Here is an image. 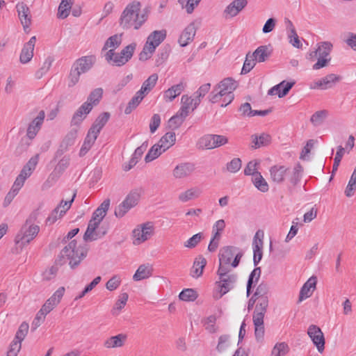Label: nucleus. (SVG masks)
I'll use <instances>...</instances> for the list:
<instances>
[{"mask_svg": "<svg viewBox=\"0 0 356 356\" xmlns=\"http://www.w3.org/2000/svg\"><path fill=\"white\" fill-rule=\"evenodd\" d=\"M140 7L139 1H133L126 6L120 18V24L124 29L138 30L147 21L149 10L145 8L140 13Z\"/></svg>", "mask_w": 356, "mask_h": 356, "instance_id": "1", "label": "nucleus"}, {"mask_svg": "<svg viewBox=\"0 0 356 356\" xmlns=\"http://www.w3.org/2000/svg\"><path fill=\"white\" fill-rule=\"evenodd\" d=\"M88 249L83 246H77L75 240L71 241L60 252L56 264L62 266L68 261L72 269L77 267L86 257Z\"/></svg>", "mask_w": 356, "mask_h": 356, "instance_id": "2", "label": "nucleus"}, {"mask_svg": "<svg viewBox=\"0 0 356 356\" xmlns=\"http://www.w3.org/2000/svg\"><path fill=\"white\" fill-rule=\"evenodd\" d=\"M38 217V211H34L29 216L15 236V243L19 246L28 245L40 232V227L35 224Z\"/></svg>", "mask_w": 356, "mask_h": 356, "instance_id": "3", "label": "nucleus"}, {"mask_svg": "<svg viewBox=\"0 0 356 356\" xmlns=\"http://www.w3.org/2000/svg\"><path fill=\"white\" fill-rule=\"evenodd\" d=\"M238 83L232 78L227 77L222 80L209 95V101L211 103L218 102L223 95L228 98L227 104H222L221 107H225L234 99V90L237 88Z\"/></svg>", "mask_w": 356, "mask_h": 356, "instance_id": "4", "label": "nucleus"}, {"mask_svg": "<svg viewBox=\"0 0 356 356\" xmlns=\"http://www.w3.org/2000/svg\"><path fill=\"white\" fill-rule=\"evenodd\" d=\"M96 62L93 55L82 56L74 61L68 75V87L74 86L79 81L81 74L88 72Z\"/></svg>", "mask_w": 356, "mask_h": 356, "instance_id": "5", "label": "nucleus"}, {"mask_svg": "<svg viewBox=\"0 0 356 356\" xmlns=\"http://www.w3.org/2000/svg\"><path fill=\"white\" fill-rule=\"evenodd\" d=\"M243 256V251L238 247L228 245L222 248L218 254L219 266L230 268L229 265L236 268Z\"/></svg>", "mask_w": 356, "mask_h": 356, "instance_id": "6", "label": "nucleus"}, {"mask_svg": "<svg viewBox=\"0 0 356 356\" xmlns=\"http://www.w3.org/2000/svg\"><path fill=\"white\" fill-rule=\"evenodd\" d=\"M166 31H154L147 37L143 50L139 54V60L145 61L151 58L156 48L165 39Z\"/></svg>", "mask_w": 356, "mask_h": 356, "instance_id": "7", "label": "nucleus"}, {"mask_svg": "<svg viewBox=\"0 0 356 356\" xmlns=\"http://www.w3.org/2000/svg\"><path fill=\"white\" fill-rule=\"evenodd\" d=\"M136 47V43H131L123 48L120 53H115L114 49H109L104 56L105 59L114 65L122 66L132 58Z\"/></svg>", "mask_w": 356, "mask_h": 356, "instance_id": "8", "label": "nucleus"}, {"mask_svg": "<svg viewBox=\"0 0 356 356\" xmlns=\"http://www.w3.org/2000/svg\"><path fill=\"white\" fill-rule=\"evenodd\" d=\"M230 268L218 266L217 274L219 277V280L216 282L220 293L218 298H221L234 286L237 276L235 273H230Z\"/></svg>", "mask_w": 356, "mask_h": 356, "instance_id": "9", "label": "nucleus"}, {"mask_svg": "<svg viewBox=\"0 0 356 356\" xmlns=\"http://www.w3.org/2000/svg\"><path fill=\"white\" fill-rule=\"evenodd\" d=\"M154 233V227L150 222L143 224L133 230V243L136 245L148 240Z\"/></svg>", "mask_w": 356, "mask_h": 356, "instance_id": "10", "label": "nucleus"}, {"mask_svg": "<svg viewBox=\"0 0 356 356\" xmlns=\"http://www.w3.org/2000/svg\"><path fill=\"white\" fill-rule=\"evenodd\" d=\"M70 163V156H64L62 157L55 166L53 172L49 175L47 182L50 183L51 184L56 183L65 170L69 167Z\"/></svg>", "mask_w": 356, "mask_h": 356, "instance_id": "11", "label": "nucleus"}, {"mask_svg": "<svg viewBox=\"0 0 356 356\" xmlns=\"http://www.w3.org/2000/svg\"><path fill=\"white\" fill-rule=\"evenodd\" d=\"M307 334L316 346L319 353L325 349V338L321 328L315 325H311L307 330Z\"/></svg>", "mask_w": 356, "mask_h": 356, "instance_id": "12", "label": "nucleus"}, {"mask_svg": "<svg viewBox=\"0 0 356 356\" xmlns=\"http://www.w3.org/2000/svg\"><path fill=\"white\" fill-rule=\"evenodd\" d=\"M77 137V129H71L65 136L62 142L60 143L57 151L55 153L54 159H58L64 154L70 147L72 146Z\"/></svg>", "mask_w": 356, "mask_h": 356, "instance_id": "13", "label": "nucleus"}, {"mask_svg": "<svg viewBox=\"0 0 356 356\" xmlns=\"http://www.w3.org/2000/svg\"><path fill=\"white\" fill-rule=\"evenodd\" d=\"M195 170V165L191 162L181 163L172 170V175L177 179H183L190 177Z\"/></svg>", "mask_w": 356, "mask_h": 356, "instance_id": "14", "label": "nucleus"}, {"mask_svg": "<svg viewBox=\"0 0 356 356\" xmlns=\"http://www.w3.org/2000/svg\"><path fill=\"white\" fill-rule=\"evenodd\" d=\"M65 289L64 286L59 287L45 302L40 309L47 314L50 313L60 303L65 293Z\"/></svg>", "mask_w": 356, "mask_h": 356, "instance_id": "15", "label": "nucleus"}, {"mask_svg": "<svg viewBox=\"0 0 356 356\" xmlns=\"http://www.w3.org/2000/svg\"><path fill=\"white\" fill-rule=\"evenodd\" d=\"M16 10L23 28L24 31H26L27 29H29L31 24V15L30 9L26 3L24 2H19L16 5Z\"/></svg>", "mask_w": 356, "mask_h": 356, "instance_id": "16", "label": "nucleus"}, {"mask_svg": "<svg viewBox=\"0 0 356 356\" xmlns=\"http://www.w3.org/2000/svg\"><path fill=\"white\" fill-rule=\"evenodd\" d=\"M44 117V111H40L38 116L29 124L26 132V136L29 139L32 140L35 137L42 127Z\"/></svg>", "mask_w": 356, "mask_h": 356, "instance_id": "17", "label": "nucleus"}, {"mask_svg": "<svg viewBox=\"0 0 356 356\" xmlns=\"http://www.w3.org/2000/svg\"><path fill=\"white\" fill-rule=\"evenodd\" d=\"M247 5L248 0H234L224 10L225 17L236 16Z\"/></svg>", "mask_w": 356, "mask_h": 356, "instance_id": "18", "label": "nucleus"}, {"mask_svg": "<svg viewBox=\"0 0 356 356\" xmlns=\"http://www.w3.org/2000/svg\"><path fill=\"white\" fill-rule=\"evenodd\" d=\"M36 42V37L33 36L26 42L22 49L19 60L22 63L26 64L31 61L33 56L34 47Z\"/></svg>", "mask_w": 356, "mask_h": 356, "instance_id": "19", "label": "nucleus"}, {"mask_svg": "<svg viewBox=\"0 0 356 356\" xmlns=\"http://www.w3.org/2000/svg\"><path fill=\"white\" fill-rule=\"evenodd\" d=\"M92 109V105L84 102L74 113L71 120V125H79Z\"/></svg>", "mask_w": 356, "mask_h": 356, "instance_id": "20", "label": "nucleus"}, {"mask_svg": "<svg viewBox=\"0 0 356 356\" xmlns=\"http://www.w3.org/2000/svg\"><path fill=\"white\" fill-rule=\"evenodd\" d=\"M341 80V77L334 74H330L321 79L314 83L313 88H319L326 90L331 88L338 81Z\"/></svg>", "mask_w": 356, "mask_h": 356, "instance_id": "21", "label": "nucleus"}, {"mask_svg": "<svg viewBox=\"0 0 356 356\" xmlns=\"http://www.w3.org/2000/svg\"><path fill=\"white\" fill-rule=\"evenodd\" d=\"M260 231H257L254 236L252 247H253V263L256 266L261 261L263 256V245L264 242L262 238L259 237Z\"/></svg>", "mask_w": 356, "mask_h": 356, "instance_id": "22", "label": "nucleus"}, {"mask_svg": "<svg viewBox=\"0 0 356 356\" xmlns=\"http://www.w3.org/2000/svg\"><path fill=\"white\" fill-rule=\"evenodd\" d=\"M289 168L284 165H275L270 168V175L271 180L277 184L282 183L286 178Z\"/></svg>", "mask_w": 356, "mask_h": 356, "instance_id": "23", "label": "nucleus"}, {"mask_svg": "<svg viewBox=\"0 0 356 356\" xmlns=\"http://www.w3.org/2000/svg\"><path fill=\"white\" fill-rule=\"evenodd\" d=\"M196 27L193 22L189 24L181 33L179 43L181 47H186L190 42L193 40L195 35Z\"/></svg>", "mask_w": 356, "mask_h": 356, "instance_id": "24", "label": "nucleus"}, {"mask_svg": "<svg viewBox=\"0 0 356 356\" xmlns=\"http://www.w3.org/2000/svg\"><path fill=\"white\" fill-rule=\"evenodd\" d=\"M316 277L314 276L311 277L302 286L300 289L299 295V301L309 298L312 295V292L316 289Z\"/></svg>", "mask_w": 356, "mask_h": 356, "instance_id": "25", "label": "nucleus"}, {"mask_svg": "<svg viewBox=\"0 0 356 356\" xmlns=\"http://www.w3.org/2000/svg\"><path fill=\"white\" fill-rule=\"evenodd\" d=\"M271 54L272 49L270 45H262L255 49L252 54V57H254L257 62L262 63L268 60Z\"/></svg>", "mask_w": 356, "mask_h": 356, "instance_id": "26", "label": "nucleus"}, {"mask_svg": "<svg viewBox=\"0 0 356 356\" xmlns=\"http://www.w3.org/2000/svg\"><path fill=\"white\" fill-rule=\"evenodd\" d=\"M127 336L125 334H119L107 339L104 341V346L106 348H115L122 347L127 341Z\"/></svg>", "mask_w": 356, "mask_h": 356, "instance_id": "27", "label": "nucleus"}, {"mask_svg": "<svg viewBox=\"0 0 356 356\" xmlns=\"http://www.w3.org/2000/svg\"><path fill=\"white\" fill-rule=\"evenodd\" d=\"M251 147L253 149H258L269 145L271 141V137L270 135L265 133H263L259 136L254 134L251 136Z\"/></svg>", "mask_w": 356, "mask_h": 356, "instance_id": "28", "label": "nucleus"}, {"mask_svg": "<svg viewBox=\"0 0 356 356\" xmlns=\"http://www.w3.org/2000/svg\"><path fill=\"white\" fill-rule=\"evenodd\" d=\"M254 300H256L257 305L253 314V317L257 318L259 316V318H264V315L268 307V298H256Z\"/></svg>", "mask_w": 356, "mask_h": 356, "instance_id": "29", "label": "nucleus"}, {"mask_svg": "<svg viewBox=\"0 0 356 356\" xmlns=\"http://www.w3.org/2000/svg\"><path fill=\"white\" fill-rule=\"evenodd\" d=\"M207 264V260L202 256L197 257L191 270V275L193 277L197 278L202 275L203 270Z\"/></svg>", "mask_w": 356, "mask_h": 356, "instance_id": "30", "label": "nucleus"}, {"mask_svg": "<svg viewBox=\"0 0 356 356\" xmlns=\"http://www.w3.org/2000/svg\"><path fill=\"white\" fill-rule=\"evenodd\" d=\"M110 116L111 115L108 112H104L101 113L96 118L89 131H94V134L98 135L100 131L108 121Z\"/></svg>", "mask_w": 356, "mask_h": 356, "instance_id": "31", "label": "nucleus"}, {"mask_svg": "<svg viewBox=\"0 0 356 356\" xmlns=\"http://www.w3.org/2000/svg\"><path fill=\"white\" fill-rule=\"evenodd\" d=\"M153 268L149 264H142L136 270L133 276L134 281H140L142 280L147 279L152 275Z\"/></svg>", "mask_w": 356, "mask_h": 356, "instance_id": "32", "label": "nucleus"}, {"mask_svg": "<svg viewBox=\"0 0 356 356\" xmlns=\"http://www.w3.org/2000/svg\"><path fill=\"white\" fill-rule=\"evenodd\" d=\"M111 201L109 199H106L94 211L92 218L93 220H97V222H101L106 215L107 211L109 209Z\"/></svg>", "mask_w": 356, "mask_h": 356, "instance_id": "33", "label": "nucleus"}, {"mask_svg": "<svg viewBox=\"0 0 356 356\" xmlns=\"http://www.w3.org/2000/svg\"><path fill=\"white\" fill-rule=\"evenodd\" d=\"M185 85L183 83L174 85L164 92L163 97L166 101L172 102L179 96L184 90Z\"/></svg>", "mask_w": 356, "mask_h": 356, "instance_id": "34", "label": "nucleus"}, {"mask_svg": "<svg viewBox=\"0 0 356 356\" xmlns=\"http://www.w3.org/2000/svg\"><path fill=\"white\" fill-rule=\"evenodd\" d=\"M97 136L98 135L94 134V131H88L79 152L80 156H83L90 149Z\"/></svg>", "mask_w": 356, "mask_h": 356, "instance_id": "35", "label": "nucleus"}, {"mask_svg": "<svg viewBox=\"0 0 356 356\" xmlns=\"http://www.w3.org/2000/svg\"><path fill=\"white\" fill-rule=\"evenodd\" d=\"M157 74H152L150 75L143 83L141 88L138 90L139 94H143L145 96L147 95L155 86L158 81Z\"/></svg>", "mask_w": 356, "mask_h": 356, "instance_id": "36", "label": "nucleus"}, {"mask_svg": "<svg viewBox=\"0 0 356 356\" xmlns=\"http://www.w3.org/2000/svg\"><path fill=\"white\" fill-rule=\"evenodd\" d=\"M202 193V191L197 187H193L181 193L178 199L181 202H186L191 200L197 198Z\"/></svg>", "mask_w": 356, "mask_h": 356, "instance_id": "37", "label": "nucleus"}, {"mask_svg": "<svg viewBox=\"0 0 356 356\" xmlns=\"http://www.w3.org/2000/svg\"><path fill=\"white\" fill-rule=\"evenodd\" d=\"M253 323L254 325V335L257 341H262L264 337L265 329L264 324V318L253 317Z\"/></svg>", "mask_w": 356, "mask_h": 356, "instance_id": "38", "label": "nucleus"}, {"mask_svg": "<svg viewBox=\"0 0 356 356\" xmlns=\"http://www.w3.org/2000/svg\"><path fill=\"white\" fill-rule=\"evenodd\" d=\"M176 141V135L175 133L173 131L167 132L165 135H163L158 142L160 146L162 147V148L164 150L168 149L170 147H171Z\"/></svg>", "mask_w": 356, "mask_h": 356, "instance_id": "39", "label": "nucleus"}, {"mask_svg": "<svg viewBox=\"0 0 356 356\" xmlns=\"http://www.w3.org/2000/svg\"><path fill=\"white\" fill-rule=\"evenodd\" d=\"M74 0H62L58 9L57 16L60 19H65L70 15V11Z\"/></svg>", "mask_w": 356, "mask_h": 356, "instance_id": "40", "label": "nucleus"}, {"mask_svg": "<svg viewBox=\"0 0 356 356\" xmlns=\"http://www.w3.org/2000/svg\"><path fill=\"white\" fill-rule=\"evenodd\" d=\"M261 268H255L250 273L247 283V295L250 296L252 286L257 284L261 276Z\"/></svg>", "mask_w": 356, "mask_h": 356, "instance_id": "41", "label": "nucleus"}, {"mask_svg": "<svg viewBox=\"0 0 356 356\" xmlns=\"http://www.w3.org/2000/svg\"><path fill=\"white\" fill-rule=\"evenodd\" d=\"M165 152L159 143L154 145L145 157L146 163L152 161L153 160L158 158L163 152Z\"/></svg>", "mask_w": 356, "mask_h": 356, "instance_id": "42", "label": "nucleus"}, {"mask_svg": "<svg viewBox=\"0 0 356 356\" xmlns=\"http://www.w3.org/2000/svg\"><path fill=\"white\" fill-rule=\"evenodd\" d=\"M145 97V95L143 94H139V91H138L136 95L131 98V99L129 102L125 110V114H130L141 102V101Z\"/></svg>", "mask_w": 356, "mask_h": 356, "instance_id": "43", "label": "nucleus"}, {"mask_svg": "<svg viewBox=\"0 0 356 356\" xmlns=\"http://www.w3.org/2000/svg\"><path fill=\"white\" fill-rule=\"evenodd\" d=\"M122 42V35L115 34L111 37H109L106 42L104 43V45L103 47L102 50H106L108 48H112L111 49H117Z\"/></svg>", "mask_w": 356, "mask_h": 356, "instance_id": "44", "label": "nucleus"}, {"mask_svg": "<svg viewBox=\"0 0 356 356\" xmlns=\"http://www.w3.org/2000/svg\"><path fill=\"white\" fill-rule=\"evenodd\" d=\"M252 182L254 186L261 192L265 193L269 189L267 181L261 173H257L255 177H252Z\"/></svg>", "mask_w": 356, "mask_h": 356, "instance_id": "45", "label": "nucleus"}, {"mask_svg": "<svg viewBox=\"0 0 356 356\" xmlns=\"http://www.w3.org/2000/svg\"><path fill=\"white\" fill-rule=\"evenodd\" d=\"M268 290L269 287L268 284L264 282H261L256 289L254 293L250 299V303L251 302V301L255 302L256 300H254V298H256L268 297L267 294L268 293Z\"/></svg>", "mask_w": 356, "mask_h": 356, "instance_id": "46", "label": "nucleus"}, {"mask_svg": "<svg viewBox=\"0 0 356 356\" xmlns=\"http://www.w3.org/2000/svg\"><path fill=\"white\" fill-rule=\"evenodd\" d=\"M332 48V44L330 42H322L318 44L316 49L319 58H327L330 56Z\"/></svg>", "mask_w": 356, "mask_h": 356, "instance_id": "47", "label": "nucleus"}, {"mask_svg": "<svg viewBox=\"0 0 356 356\" xmlns=\"http://www.w3.org/2000/svg\"><path fill=\"white\" fill-rule=\"evenodd\" d=\"M213 134H207L201 137L197 146L200 149H213Z\"/></svg>", "mask_w": 356, "mask_h": 356, "instance_id": "48", "label": "nucleus"}, {"mask_svg": "<svg viewBox=\"0 0 356 356\" xmlns=\"http://www.w3.org/2000/svg\"><path fill=\"white\" fill-rule=\"evenodd\" d=\"M327 116V111L326 110L318 111L312 115L310 121L314 126L318 127L323 124Z\"/></svg>", "mask_w": 356, "mask_h": 356, "instance_id": "49", "label": "nucleus"}, {"mask_svg": "<svg viewBox=\"0 0 356 356\" xmlns=\"http://www.w3.org/2000/svg\"><path fill=\"white\" fill-rule=\"evenodd\" d=\"M303 168L300 163H297L293 168L292 175L289 177V181L293 186H296L302 177Z\"/></svg>", "mask_w": 356, "mask_h": 356, "instance_id": "50", "label": "nucleus"}, {"mask_svg": "<svg viewBox=\"0 0 356 356\" xmlns=\"http://www.w3.org/2000/svg\"><path fill=\"white\" fill-rule=\"evenodd\" d=\"M289 350V346L286 343H284V342L277 343L273 347L272 352H271V355L272 356H284L285 355H286L288 353Z\"/></svg>", "mask_w": 356, "mask_h": 356, "instance_id": "51", "label": "nucleus"}, {"mask_svg": "<svg viewBox=\"0 0 356 356\" xmlns=\"http://www.w3.org/2000/svg\"><path fill=\"white\" fill-rule=\"evenodd\" d=\"M201 0H178L183 8L186 9L188 14H191L199 5Z\"/></svg>", "mask_w": 356, "mask_h": 356, "instance_id": "52", "label": "nucleus"}, {"mask_svg": "<svg viewBox=\"0 0 356 356\" xmlns=\"http://www.w3.org/2000/svg\"><path fill=\"white\" fill-rule=\"evenodd\" d=\"M179 298L183 301H193L197 298V293L193 289H186L179 293Z\"/></svg>", "mask_w": 356, "mask_h": 356, "instance_id": "53", "label": "nucleus"}, {"mask_svg": "<svg viewBox=\"0 0 356 356\" xmlns=\"http://www.w3.org/2000/svg\"><path fill=\"white\" fill-rule=\"evenodd\" d=\"M260 164V161L257 160H252L248 162L246 167L244 169V174L245 175H252L255 177L256 174L260 173L257 171L258 165Z\"/></svg>", "mask_w": 356, "mask_h": 356, "instance_id": "54", "label": "nucleus"}, {"mask_svg": "<svg viewBox=\"0 0 356 356\" xmlns=\"http://www.w3.org/2000/svg\"><path fill=\"white\" fill-rule=\"evenodd\" d=\"M256 62L255 58L252 57V54L249 52L246 55V58L241 70V74H245L248 73L254 67Z\"/></svg>", "mask_w": 356, "mask_h": 356, "instance_id": "55", "label": "nucleus"}, {"mask_svg": "<svg viewBox=\"0 0 356 356\" xmlns=\"http://www.w3.org/2000/svg\"><path fill=\"white\" fill-rule=\"evenodd\" d=\"M103 90L100 88L92 90L89 95L87 102L91 103L92 106L97 105L102 97Z\"/></svg>", "mask_w": 356, "mask_h": 356, "instance_id": "56", "label": "nucleus"}, {"mask_svg": "<svg viewBox=\"0 0 356 356\" xmlns=\"http://www.w3.org/2000/svg\"><path fill=\"white\" fill-rule=\"evenodd\" d=\"M140 199V194L137 191H131L127 195L122 202H127L126 205L131 209L135 207Z\"/></svg>", "mask_w": 356, "mask_h": 356, "instance_id": "57", "label": "nucleus"}, {"mask_svg": "<svg viewBox=\"0 0 356 356\" xmlns=\"http://www.w3.org/2000/svg\"><path fill=\"white\" fill-rule=\"evenodd\" d=\"M184 119L177 113L171 117L168 122V128L172 130L177 129L183 123Z\"/></svg>", "mask_w": 356, "mask_h": 356, "instance_id": "58", "label": "nucleus"}, {"mask_svg": "<svg viewBox=\"0 0 356 356\" xmlns=\"http://www.w3.org/2000/svg\"><path fill=\"white\" fill-rule=\"evenodd\" d=\"M203 238V234L199 232L194 234L192 237L184 242V247L187 248H194Z\"/></svg>", "mask_w": 356, "mask_h": 356, "instance_id": "59", "label": "nucleus"}, {"mask_svg": "<svg viewBox=\"0 0 356 356\" xmlns=\"http://www.w3.org/2000/svg\"><path fill=\"white\" fill-rule=\"evenodd\" d=\"M345 153V148L342 146L339 145L337 147V151L335 155V157L334 159V164L332 166V173H334L338 169V167L340 164V162L343 156V154Z\"/></svg>", "mask_w": 356, "mask_h": 356, "instance_id": "60", "label": "nucleus"}, {"mask_svg": "<svg viewBox=\"0 0 356 356\" xmlns=\"http://www.w3.org/2000/svg\"><path fill=\"white\" fill-rule=\"evenodd\" d=\"M53 61L54 59L50 56L47 57L45 59L42 66L36 72V76L38 79H40L44 74H46L49 71L52 65Z\"/></svg>", "mask_w": 356, "mask_h": 356, "instance_id": "61", "label": "nucleus"}, {"mask_svg": "<svg viewBox=\"0 0 356 356\" xmlns=\"http://www.w3.org/2000/svg\"><path fill=\"white\" fill-rule=\"evenodd\" d=\"M29 325L27 323L23 322L19 327L14 339L22 341L28 333Z\"/></svg>", "mask_w": 356, "mask_h": 356, "instance_id": "62", "label": "nucleus"}, {"mask_svg": "<svg viewBox=\"0 0 356 356\" xmlns=\"http://www.w3.org/2000/svg\"><path fill=\"white\" fill-rule=\"evenodd\" d=\"M241 168V160L239 158H234L227 164V171L235 173Z\"/></svg>", "mask_w": 356, "mask_h": 356, "instance_id": "63", "label": "nucleus"}, {"mask_svg": "<svg viewBox=\"0 0 356 356\" xmlns=\"http://www.w3.org/2000/svg\"><path fill=\"white\" fill-rule=\"evenodd\" d=\"M21 343L19 340L14 339L10 345L7 356H17L21 349Z\"/></svg>", "mask_w": 356, "mask_h": 356, "instance_id": "64", "label": "nucleus"}]
</instances>
